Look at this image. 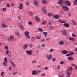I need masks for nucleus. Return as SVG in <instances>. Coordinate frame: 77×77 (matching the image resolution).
I'll return each instance as SVG.
<instances>
[{"instance_id":"5","label":"nucleus","mask_w":77,"mask_h":77,"mask_svg":"<svg viewBox=\"0 0 77 77\" xmlns=\"http://www.w3.org/2000/svg\"><path fill=\"white\" fill-rule=\"evenodd\" d=\"M38 74V72L36 71L35 70H34L32 72V74L33 75H36Z\"/></svg>"},{"instance_id":"32","label":"nucleus","mask_w":77,"mask_h":77,"mask_svg":"<svg viewBox=\"0 0 77 77\" xmlns=\"http://www.w3.org/2000/svg\"><path fill=\"white\" fill-rule=\"evenodd\" d=\"M72 67H69V69H68V71H72Z\"/></svg>"},{"instance_id":"40","label":"nucleus","mask_w":77,"mask_h":77,"mask_svg":"<svg viewBox=\"0 0 77 77\" xmlns=\"http://www.w3.org/2000/svg\"><path fill=\"white\" fill-rule=\"evenodd\" d=\"M45 75H46L45 73H43L41 75V77H43L44 76H45Z\"/></svg>"},{"instance_id":"58","label":"nucleus","mask_w":77,"mask_h":77,"mask_svg":"<svg viewBox=\"0 0 77 77\" xmlns=\"http://www.w3.org/2000/svg\"><path fill=\"white\" fill-rule=\"evenodd\" d=\"M52 60L53 62H55L56 60V58H53L52 59Z\"/></svg>"},{"instance_id":"3","label":"nucleus","mask_w":77,"mask_h":77,"mask_svg":"<svg viewBox=\"0 0 77 77\" xmlns=\"http://www.w3.org/2000/svg\"><path fill=\"white\" fill-rule=\"evenodd\" d=\"M52 55L51 54H46V57L48 60H51L52 59Z\"/></svg>"},{"instance_id":"8","label":"nucleus","mask_w":77,"mask_h":77,"mask_svg":"<svg viewBox=\"0 0 77 77\" xmlns=\"http://www.w3.org/2000/svg\"><path fill=\"white\" fill-rule=\"evenodd\" d=\"M61 53H62L63 54H68V53H69V51L66 50H64L61 51Z\"/></svg>"},{"instance_id":"4","label":"nucleus","mask_w":77,"mask_h":77,"mask_svg":"<svg viewBox=\"0 0 77 77\" xmlns=\"http://www.w3.org/2000/svg\"><path fill=\"white\" fill-rule=\"evenodd\" d=\"M62 8L63 10H64V11H69V8L66 6H62Z\"/></svg>"},{"instance_id":"38","label":"nucleus","mask_w":77,"mask_h":77,"mask_svg":"<svg viewBox=\"0 0 77 77\" xmlns=\"http://www.w3.org/2000/svg\"><path fill=\"white\" fill-rule=\"evenodd\" d=\"M11 56H12V53L10 52L8 54V57H11Z\"/></svg>"},{"instance_id":"46","label":"nucleus","mask_w":77,"mask_h":77,"mask_svg":"<svg viewBox=\"0 0 77 77\" xmlns=\"http://www.w3.org/2000/svg\"><path fill=\"white\" fill-rule=\"evenodd\" d=\"M48 15L49 16H52V15H53V14L50 13H49L48 14Z\"/></svg>"},{"instance_id":"37","label":"nucleus","mask_w":77,"mask_h":77,"mask_svg":"<svg viewBox=\"0 0 77 77\" xmlns=\"http://www.w3.org/2000/svg\"><path fill=\"white\" fill-rule=\"evenodd\" d=\"M41 36H38L36 37V39H38V40L40 39H41Z\"/></svg>"},{"instance_id":"17","label":"nucleus","mask_w":77,"mask_h":77,"mask_svg":"<svg viewBox=\"0 0 77 77\" xmlns=\"http://www.w3.org/2000/svg\"><path fill=\"white\" fill-rule=\"evenodd\" d=\"M61 75L60 76V77H65V73L63 71H61Z\"/></svg>"},{"instance_id":"7","label":"nucleus","mask_w":77,"mask_h":77,"mask_svg":"<svg viewBox=\"0 0 77 77\" xmlns=\"http://www.w3.org/2000/svg\"><path fill=\"white\" fill-rule=\"evenodd\" d=\"M26 54H27L28 55H31L32 54V51L30 50L26 51Z\"/></svg>"},{"instance_id":"26","label":"nucleus","mask_w":77,"mask_h":77,"mask_svg":"<svg viewBox=\"0 0 77 77\" xmlns=\"http://www.w3.org/2000/svg\"><path fill=\"white\" fill-rule=\"evenodd\" d=\"M25 35L26 36H27L28 35H29V33L28 31H26L25 32Z\"/></svg>"},{"instance_id":"1","label":"nucleus","mask_w":77,"mask_h":77,"mask_svg":"<svg viewBox=\"0 0 77 77\" xmlns=\"http://www.w3.org/2000/svg\"><path fill=\"white\" fill-rule=\"evenodd\" d=\"M14 39H15V38H14V37L12 35H10V37L7 38L8 41L10 42H11L12 40H14Z\"/></svg>"},{"instance_id":"29","label":"nucleus","mask_w":77,"mask_h":77,"mask_svg":"<svg viewBox=\"0 0 77 77\" xmlns=\"http://www.w3.org/2000/svg\"><path fill=\"white\" fill-rule=\"evenodd\" d=\"M4 62H8V60L6 57H5L4 58Z\"/></svg>"},{"instance_id":"42","label":"nucleus","mask_w":77,"mask_h":77,"mask_svg":"<svg viewBox=\"0 0 77 77\" xmlns=\"http://www.w3.org/2000/svg\"><path fill=\"white\" fill-rule=\"evenodd\" d=\"M66 73L67 75H71V73L69 72L68 71H67L66 72Z\"/></svg>"},{"instance_id":"36","label":"nucleus","mask_w":77,"mask_h":77,"mask_svg":"<svg viewBox=\"0 0 77 77\" xmlns=\"http://www.w3.org/2000/svg\"><path fill=\"white\" fill-rule=\"evenodd\" d=\"M1 75L2 77H4V72H2L1 73Z\"/></svg>"},{"instance_id":"24","label":"nucleus","mask_w":77,"mask_h":77,"mask_svg":"<svg viewBox=\"0 0 77 77\" xmlns=\"http://www.w3.org/2000/svg\"><path fill=\"white\" fill-rule=\"evenodd\" d=\"M71 21L73 23V24L74 26H75L77 24V23L75 22V21L73 20H71Z\"/></svg>"},{"instance_id":"56","label":"nucleus","mask_w":77,"mask_h":77,"mask_svg":"<svg viewBox=\"0 0 77 77\" xmlns=\"http://www.w3.org/2000/svg\"><path fill=\"white\" fill-rule=\"evenodd\" d=\"M32 64H33V63H36V62L35 61H33L32 63Z\"/></svg>"},{"instance_id":"31","label":"nucleus","mask_w":77,"mask_h":77,"mask_svg":"<svg viewBox=\"0 0 77 77\" xmlns=\"http://www.w3.org/2000/svg\"><path fill=\"white\" fill-rule=\"evenodd\" d=\"M38 30H39L40 32H43V29L42 28H38Z\"/></svg>"},{"instance_id":"35","label":"nucleus","mask_w":77,"mask_h":77,"mask_svg":"<svg viewBox=\"0 0 77 77\" xmlns=\"http://www.w3.org/2000/svg\"><path fill=\"white\" fill-rule=\"evenodd\" d=\"M28 14L29 15H31V16H33V14L31 12H28Z\"/></svg>"},{"instance_id":"18","label":"nucleus","mask_w":77,"mask_h":77,"mask_svg":"<svg viewBox=\"0 0 77 77\" xmlns=\"http://www.w3.org/2000/svg\"><path fill=\"white\" fill-rule=\"evenodd\" d=\"M53 17L54 18H55V19H59V17L58 15H55L53 16Z\"/></svg>"},{"instance_id":"52","label":"nucleus","mask_w":77,"mask_h":77,"mask_svg":"<svg viewBox=\"0 0 77 77\" xmlns=\"http://www.w3.org/2000/svg\"><path fill=\"white\" fill-rule=\"evenodd\" d=\"M26 5H27V6H29V4H30V3H29V2H26Z\"/></svg>"},{"instance_id":"61","label":"nucleus","mask_w":77,"mask_h":77,"mask_svg":"<svg viewBox=\"0 0 77 77\" xmlns=\"http://www.w3.org/2000/svg\"><path fill=\"white\" fill-rule=\"evenodd\" d=\"M62 20L61 19H59L58 20V22H59V23H61V22H62Z\"/></svg>"},{"instance_id":"22","label":"nucleus","mask_w":77,"mask_h":77,"mask_svg":"<svg viewBox=\"0 0 77 77\" xmlns=\"http://www.w3.org/2000/svg\"><path fill=\"white\" fill-rule=\"evenodd\" d=\"M28 47V45L27 44H25L23 46V48L24 49H26Z\"/></svg>"},{"instance_id":"62","label":"nucleus","mask_w":77,"mask_h":77,"mask_svg":"<svg viewBox=\"0 0 77 77\" xmlns=\"http://www.w3.org/2000/svg\"><path fill=\"white\" fill-rule=\"evenodd\" d=\"M18 19L19 20H21V17H20V16H19L18 17Z\"/></svg>"},{"instance_id":"50","label":"nucleus","mask_w":77,"mask_h":77,"mask_svg":"<svg viewBox=\"0 0 77 77\" xmlns=\"http://www.w3.org/2000/svg\"><path fill=\"white\" fill-rule=\"evenodd\" d=\"M33 47V44H30L29 45V47Z\"/></svg>"},{"instance_id":"23","label":"nucleus","mask_w":77,"mask_h":77,"mask_svg":"<svg viewBox=\"0 0 77 77\" xmlns=\"http://www.w3.org/2000/svg\"><path fill=\"white\" fill-rule=\"evenodd\" d=\"M7 62H3L2 63L3 65V66H7V63H6Z\"/></svg>"},{"instance_id":"57","label":"nucleus","mask_w":77,"mask_h":77,"mask_svg":"<svg viewBox=\"0 0 77 77\" xmlns=\"http://www.w3.org/2000/svg\"><path fill=\"white\" fill-rule=\"evenodd\" d=\"M43 69H44V70H47V69H48V68L47 67H45V68H43Z\"/></svg>"},{"instance_id":"49","label":"nucleus","mask_w":77,"mask_h":77,"mask_svg":"<svg viewBox=\"0 0 77 77\" xmlns=\"http://www.w3.org/2000/svg\"><path fill=\"white\" fill-rule=\"evenodd\" d=\"M66 22L64 20H62L61 21V23H62V24H63V23H66Z\"/></svg>"},{"instance_id":"47","label":"nucleus","mask_w":77,"mask_h":77,"mask_svg":"<svg viewBox=\"0 0 77 77\" xmlns=\"http://www.w3.org/2000/svg\"><path fill=\"white\" fill-rule=\"evenodd\" d=\"M57 69H60V65H59L57 66Z\"/></svg>"},{"instance_id":"16","label":"nucleus","mask_w":77,"mask_h":77,"mask_svg":"<svg viewBox=\"0 0 77 77\" xmlns=\"http://www.w3.org/2000/svg\"><path fill=\"white\" fill-rule=\"evenodd\" d=\"M19 25H20L19 26L21 28V30L23 31L24 30V26H23L22 25H21V24H20Z\"/></svg>"},{"instance_id":"55","label":"nucleus","mask_w":77,"mask_h":77,"mask_svg":"<svg viewBox=\"0 0 77 77\" xmlns=\"http://www.w3.org/2000/svg\"><path fill=\"white\" fill-rule=\"evenodd\" d=\"M64 63H65V62L64 61H61L60 62V64L61 65H62V64H63Z\"/></svg>"},{"instance_id":"19","label":"nucleus","mask_w":77,"mask_h":77,"mask_svg":"<svg viewBox=\"0 0 77 77\" xmlns=\"http://www.w3.org/2000/svg\"><path fill=\"white\" fill-rule=\"evenodd\" d=\"M68 60L70 61H72V60H74V58L69 57H68Z\"/></svg>"},{"instance_id":"6","label":"nucleus","mask_w":77,"mask_h":77,"mask_svg":"<svg viewBox=\"0 0 77 77\" xmlns=\"http://www.w3.org/2000/svg\"><path fill=\"white\" fill-rule=\"evenodd\" d=\"M62 33L63 34V35L65 36L66 34H67V32H66V30L65 29H63L62 30Z\"/></svg>"},{"instance_id":"60","label":"nucleus","mask_w":77,"mask_h":77,"mask_svg":"<svg viewBox=\"0 0 77 77\" xmlns=\"http://www.w3.org/2000/svg\"><path fill=\"white\" fill-rule=\"evenodd\" d=\"M51 21H50L48 23V24H49V25H51Z\"/></svg>"},{"instance_id":"21","label":"nucleus","mask_w":77,"mask_h":77,"mask_svg":"<svg viewBox=\"0 0 77 77\" xmlns=\"http://www.w3.org/2000/svg\"><path fill=\"white\" fill-rule=\"evenodd\" d=\"M58 4L59 5H61L62 3H63V0H59L58 1Z\"/></svg>"},{"instance_id":"20","label":"nucleus","mask_w":77,"mask_h":77,"mask_svg":"<svg viewBox=\"0 0 77 77\" xmlns=\"http://www.w3.org/2000/svg\"><path fill=\"white\" fill-rule=\"evenodd\" d=\"M42 33L44 34V35H45V37H46L47 35V34H48V33H47V32H45L44 31H43Z\"/></svg>"},{"instance_id":"11","label":"nucleus","mask_w":77,"mask_h":77,"mask_svg":"<svg viewBox=\"0 0 77 77\" xmlns=\"http://www.w3.org/2000/svg\"><path fill=\"white\" fill-rule=\"evenodd\" d=\"M35 19L36 20L37 22H40V19L38 17L35 16Z\"/></svg>"},{"instance_id":"53","label":"nucleus","mask_w":77,"mask_h":77,"mask_svg":"<svg viewBox=\"0 0 77 77\" xmlns=\"http://www.w3.org/2000/svg\"><path fill=\"white\" fill-rule=\"evenodd\" d=\"M6 6L7 8H9V7H10V5L9 4H7Z\"/></svg>"},{"instance_id":"33","label":"nucleus","mask_w":77,"mask_h":77,"mask_svg":"<svg viewBox=\"0 0 77 77\" xmlns=\"http://www.w3.org/2000/svg\"><path fill=\"white\" fill-rule=\"evenodd\" d=\"M9 53V50H7L6 51V54H8Z\"/></svg>"},{"instance_id":"54","label":"nucleus","mask_w":77,"mask_h":77,"mask_svg":"<svg viewBox=\"0 0 77 77\" xmlns=\"http://www.w3.org/2000/svg\"><path fill=\"white\" fill-rule=\"evenodd\" d=\"M19 32H15V34L16 35H19Z\"/></svg>"},{"instance_id":"39","label":"nucleus","mask_w":77,"mask_h":77,"mask_svg":"<svg viewBox=\"0 0 77 77\" xmlns=\"http://www.w3.org/2000/svg\"><path fill=\"white\" fill-rule=\"evenodd\" d=\"M70 54V56H72V55H73V54H74V52L72 51L70 52V53L69 54Z\"/></svg>"},{"instance_id":"25","label":"nucleus","mask_w":77,"mask_h":77,"mask_svg":"<svg viewBox=\"0 0 77 77\" xmlns=\"http://www.w3.org/2000/svg\"><path fill=\"white\" fill-rule=\"evenodd\" d=\"M2 27H3V28H6L7 27V26H6V25L3 23L2 24Z\"/></svg>"},{"instance_id":"45","label":"nucleus","mask_w":77,"mask_h":77,"mask_svg":"<svg viewBox=\"0 0 77 77\" xmlns=\"http://www.w3.org/2000/svg\"><path fill=\"white\" fill-rule=\"evenodd\" d=\"M42 24L43 25H45V24H47V22L46 21H44L42 23Z\"/></svg>"},{"instance_id":"2","label":"nucleus","mask_w":77,"mask_h":77,"mask_svg":"<svg viewBox=\"0 0 77 77\" xmlns=\"http://www.w3.org/2000/svg\"><path fill=\"white\" fill-rule=\"evenodd\" d=\"M47 8V7L45 6H43L42 7V10L43 12V14H45L46 13H47V10L45 9H46Z\"/></svg>"},{"instance_id":"27","label":"nucleus","mask_w":77,"mask_h":77,"mask_svg":"<svg viewBox=\"0 0 77 77\" xmlns=\"http://www.w3.org/2000/svg\"><path fill=\"white\" fill-rule=\"evenodd\" d=\"M42 3L43 4H44V5H47V1L46 0L43 1H42Z\"/></svg>"},{"instance_id":"41","label":"nucleus","mask_w":77,"mask_h":77,"mask_svg":"<svg viewBox=\"0 0 77 77\" xmlns=\"http://www.w3.org/2000/svg\"><path fill=\"white\" fill-rule=\"evenodd\" d=\"M4 48L5 49V50H8V49H9V47H8V46H6Z\"/></svg>"},{"instance_id":"13","label":"nucleus","mask_w":77,"mask_h":77,"mask_svg":"<svg viewBox=\"0 0 77 77\" xmlns=\"http://www.w3.org/2000/svg\"><path fill=\"white\" fill-rule=\"evenodd\" d=\"M64 40H61L59 42V43L60 45H63V44H64Z\"/></svg>"},{"instance_id":"63","label":"nucleus","mask_w":77,"mask_h":77,"mask_svg":"<svg viewBox=\"0 0 77 77\" xmlns=\"http://www.w3.org/2000/svg\"><path fill=\"white\" fill-rule=\"evenodd\" d=\"M14 3H11V6H14Z\"/></svg>"},{"instance_id":"51","label":"nucleus","mask_w":77,"mask_h":77,"mask_svg":"<svg viewBox=\"0 0 77 77\" xmlns=\"http://www.w3.org/2000/svg\"><path fill=\"white\" fill-rule=\"evenodd\" d=\"M41 46L42 47H43V48H44L45 47V44H42L41 45Z\"/></svg>"},{"instance_id":"59","label":"nucleus","mask_w":77,"mask_h":77,"mask_svg":"<svg viewBox=\"0 0 77 77\" xmlns=\"http://www.w3.org/2000/svg\"><path fill=\"white\" fill-rule=\"evenodd\" d=\"M71 65L72 66H75H75L76 65H75V64H73V63H72V64H71Z\"/></svg>"},{"instance_id":"9","label":"nucleus","mask_w":77,"mask_h":77,"mask_svg":"<svg viewBox=\"0 0 77 77\" xmlns=\"http://www.w3.org/2000/svg\"><path fill=\"white\" fill-rule=\"evenodd\" d=\"M33 3L34 4V5L35 6H38L39 5V3L38 2V1L35 0V1H33Z\"/></svg>"},{"instance_id":"14","label":"nucleus","mask_w":77,"mask_h":77,"mask_svg":"<svg viewBox=\"0 0 77 77\" xmlns=\"http://www.w3.org/2000/svg\"><path fill=\"white\" fill-rule=\"evenodd\" d=\"M10 63H11V64L12 65V66L14 67V68H15L16 67V66L15 65V64L13 62H12V61L10 60Z\"/></svg>"},{"instance_id":"64","label":"nucleus","mask_w":77,"mask_h":77,"mask_svg":"<svg viewBox=\"0 0 77 77\" xmlns=\"http://www.w3.org/2000/svg\"><path fill=\"white\" fill-rule=\"evenodd\" d=\"M6 8H3V11H6Z\"/></svg>"},{"instance_id":"12","label":"nucleus","mask_w":77,"mask_h":77,"mask_svg":"<svg viewBox=\"0 0 77 77\" xmlns=\"http://www.w3.org/2000/svg\"><path fill=\"white\" fill-rule=\"evenodd\" d=\"M63 25L64 26H65L66 28H68L70 27V26L69 24L67 23H64Z\"/></svg>"},{"instance_id":"30","label":"nucleus","mask_w":77,"mask_h":77,"mask_svg":"<svg viewBox=\"0 0 77 77\" xmlns=\"http://www.w3.org/2000/svg\"><path fill=\"white\" fill-rule=\"evenodd\" d=\"M73 4L74 5H77V1L76 0H75L73 2Z\"/></svg>"},{"instance_id":"10","label":"nucleus","mask_w":77,"mask_h":77,"mask_svg":"<svg viewBox=\"0 0 77 77\" xmlns=\"http://www.w3.org/2000/svg\"><path fill=\"white\" fill-rule=\"evenodd\" d=\"M23 4L22 3H20L19 7V9H20V10L23 9Z\"/></svg>"},{"instance_id":"28","label":"nucleus","mask_w":77,"mask_h":77,"mask_svg":"<svg viewBox=\"0 0 77 77\" xmlns=\"http://www.w3.org/2000/svg\"><path fill=\"white\" fill-rule=\"evenodd\" d=\"M69 41H74V38H73L69 37Z\"/></svg>"},{"instance_id":"44","label":"nucleus","mask_w":77,"mask_h":77,"mask_svg":"<svg viewBox=\"0 0 77 77\" xmlns=\"http://www.w3.org/2000/svg\"><path fill=\"white\" fill-rule=\"evenodd\" d=\"M26 36L27 39H30V38H31V37H30V36L29 35H28L27 36Z\"/></svg>"},{"instance_id":"48","label":"nucleus","mask_w":77,"mask_h":77,"mask_svg":"<svg viewBox=\"0 0 77 77\" xmlns=\"http://www.w3.org/2000/svg\"><path fill=\"white\" fill-rule=\"evenodd\" d=\"M72 36L73 37H74V38L76 37V35H75V34H72Z\"/></svg>"},{"instance_id":"15","label":"nucleus","mask_w":77,"mask_h":77,"mask_svg":"<svg viewBox=\"0 0 77 77\" xmlns=\"http://www.w3.org/2000/svg\"><path fill=\"white\" fill-rule=\"evenodd\" d=\"M65 3L66 4L67 6H71V4H70V3H69V2L68 1H66L65 2Z\"/></svg>"},{"instance_id":"34","label":"nucleus","mask_w":77,"mask_h":77,"mask_svg":"<svg viewBox=\"0 0 77 77\" xmlns=\"http://www.w3.org/2000/svg\"><path fill=\"white\" fill-rule=\"evenodd\" d=\"M28 24L29 25V26H32V21H29L28 22Z\"/></svg>"},{"instance_id":"43","label":"nucleus","mask_w":77,"mask_h":77,"mask_svg":"<svg viewBox=\"0 0 77 77\" xmlns=\"http://www.w3.org/2000/svg\"><path fill=\"white\" fill-rule=\"evenodd\" d=\"M54 51V49H51L49 51L50 53H52Z\"/></svg>"}]
</instances>
